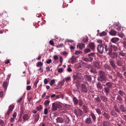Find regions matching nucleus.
Here are the masks:
<instances>
[{"mask_svg":"<svg viewBox=\"0 0 126 126\" xmlns=\"http://www.w3.org/2000/svg\"><path fill=\"white\" fill-rule=\"evenodd\" d=\"M76 86L77 89H79L81 92L86 93L87 92V90L86 86L83 84H82L79 85V83L76 84Z\"/></svg>","mask_w":126,"mask_h":126,"instance_id":"nucleus-1","label":"nucleus"},{"mask_svg":"<svg viewBox=\"0 0 126 126\" xmlns=\"http://www.w3.org/2000/svg\"><path fill=\"white\" fill-rule=\"evenodd\" d=\"M62 107V106L60 104L57 103H53L52 104V106L51 110L52 111L57 110L58 108L60 109Z\"/></svg>","mask_w":126,"mask_h":126,"instance_id":"nucleus-2","label":"nucleus"},{"mask_svg":"<svg viewBox=\"0 0 126 126\" xmlns=\"http://www.w3.org/2000/svg\"><path fill=\"white\" fill-rule=\"evenodd\" d=\"M99 74L100 76V77L98 79H103L104 80L107 79L106 77L105 76V73L104 72L102 71H100L99 72Z\"/></svg>","mask_w":126,"mask_h":126,"instance_id":"nucleus-3","label":"nucleus"},{"mask_svg":"<svg viewBox=\"0 0 126 126\" xmlns=\"http://www.w3.org/2000/svg\"><path fill=\"white\" fill-rule=\"evenodd\" d=\"M74 112L77 116H81L83 113V111L79 109H75L74 110Z\"/></svg>","mask_w":126,"mask_h":126,"instance_id":"nucleus-4","label":"nucleus"},{"mask_svg":"<svg viewBox=\"0 0 126 126\" xmlns=\"http://www.w3.org/2000/svg\"><path fill=\"white\" fill-rule=\"evenodd\" d=\"M97 49L98 52L99 53H102L103 52L104 47L102 45H98L97 47Z\"/></svg>","mask_w":126,"mask_h":126,"instance_id":"nucleus-5","label":"nucleus"},{"mask_svg":"<svg viewBox=\"0 0 126 126\" xmlns=\"http://www.w3.org/2000/svg\"><path fill=\"white\" fill-rule=\"evenodd\" d=\"M88 69L90 71L91 73L94 74H96L97 73L96 70L91 65H89L88 66Z\"/></svg>","mask_w":126,"mask_h":126,"instance_id":"nucleus-6","label":"nucleus"},{"mask_svg":"<svg viewBox=\"0 0 126 126\" xmlns=\"http://www.w3.org/2000/svg\"><path fill=\"white\" fill-rule=\"evenodd\" d=\"M104 86V87L106 86L107 87V88H111L112 86V83L110 82H107L105 84H102Z\"/></svg>","mask_w":126,"mask_h":126,"instance_id":"nucleus-7","label":"nucleus"},{"mask_svg":"<svg viewBox=\"0 0 126 126\" xmlns=\"http://www.w3.org/2000/svg\"><path fill=\"white\" fill-rule=\"evenodd\" d=\"M93 66L95 68L97 69H99L100 68V65L99 63L96 61L94 62L93 63Z\"/></svg>","mask_w":126,"mask_h":126,"instance_id":"nucleus-8","label":"nucleus"},{"mask_svg":"<svg viewBox=\"0 0 126 126\" xmlns=\"http://www.w3.org/2000/svg\"><path fill=\"white\" fill-rule=\"evenodd\" d=\"M63 121H65L66 123L69 124L70 120L67 116L66 115H64L63 116Z\"/></svg>","mask_w":126,"mask_h":126,"instance_id":"nucleus-9","label":"nucleus"},{"mask_svg":"<svg viewBox=\"0 0 126 126\" xmlns=\"http://www.w3.org/2000/svg\"><path fill=\"white\" fill-rule=\"evenodd\" d=\"M77 47L78 48L81 49L85 47V45L82 43H79L77 45Z\"/></svg>","mask_w":126,"mask_h":126,"instance_id":"nucleus-10","label":"nucleus"},{"mask_svg":"<svg viewBox=\"0 0 126 126\" xmlns=\"http://www.w3.org/2000/svg\"><path fill=\"white\" fill-rule=\"evenodd\" d=\"M119 40V39L117 37H113L111 40V42L113 43H116Z\"/></svg>","mask_w":126,"mask_h":126,"instance_id":"nucleus-11","label":"nucleus"},{"mask_svg":"<svg viewBox=\"0 0 126 126\" xmlns=\"http://www.w3.org/2000/svg\"><path fill=\"white\" fill-rule=\"evenodd\" d=\"M104 91L106 95H108L110 93V90L108 88L105 87L104 88Z\"/></svg>","mask_w":126,"mask_h":126,"instance_id":"nucleus-12","label":"nucleus"},{"mask_svg":"<svg viewBox=\"0 0 126 126\" xmlns=\"http://www.w3.org/2000/svg\"><path fill=\"white\" fill-rule=\"evenodd\" d=\"M117 32L114 30H112L110 31L109 33L110 35L112 36H115L116 35Z\"/></svg>","mask_w":126,"mask_h":126,"instance_id":"nucleus-13","label":"nucleus"},{"mask_svg":"<svg viewBox=\"0 0 126 126\" xmlns=\"http://www.w3.org/2000/svg\"><path fill=\"white\" fill-rule=\"evenodd\" d=\"M103 126H111L110 123L108 121H105L103 122Z\"/></svg>","mask_w":126,"mask_h":126,"instance_id":"nucleus-14","label":"nucleus"},{"mask_svg":"<svg viewBox=\"0 0 126 126\" xmlns=\"http://www.w3.org/2000/svg\"><path fill=\"white\" fill-rule=\"evenodd\" d=\"M76 77L79 79H83L82 74L80 73H76Z\"/></svg>","mask_w":126,"mask_h":126,"instance_id":"nucleus-15","label":"nucleus"},{"mask_svg":"<svg viewBox=\"0 0 126 126\" xmlns=\"http://www.w3.org/2000/svg\"><path fill=\"white\" fill-rule=\"evenodd\" d=\"M110 46L113 49V50L114 51H116L118 49V47L115 45H110Z\"/></svg>","mask_w":126,"mask_h":126,"instance_id":"nucleus-16","label":"nucleus"},{"mask_svg":"<svg viewBox=\"0 0 126 126\" xmlns=\"http://www.w3.org/2000/svg\"><path fill=\"white\" fill-rule=\"evenodd\" d=\"M119 108L120 110L122 112H125L126 111V110L124 105H121L119 106Z\"/></svg>","mask_w":126,"mask_h":126,"instance_id":"nucleus-17","label":"nucleus"},{"mask_svg":"<svg viewBox=\"0 0 126 126\" xmlns=\"http://www.w3.org/2000/svg\"><path fill=\"white\" fill-rule=\"evenodd\" d=\"M89 47L93 50H94V49L95 47V46L94 43L92 42L89 44Z\"/></svg>","mask_w":126,"mask_h":126,"instance_id":"nucleus-18","label":"nucleus"},{"mask_svg":"<svg viewBox=\"0 0 126 126\" xmlns=\"http://www.w3.org/2000/svg\"><path fill=\"white\" fill-rule=\"evenodd\" d=\"M56 121L58 123H62L63 122V119L61 117H58L56 119Z\"/></svg>","mask_w":126,"mask_h":126,"instance_id":"nucleus-19","label":"nucleus"},{"mask_svg":"<svg viewBox=\"0 0 126 126\" xmlns=\"http://www.w3.org/2000/svg\"><path fill=\"white\" fill-rule=\"evenodd\" d=\"M85 123L87 124H90L92 123L91 119L89 117L87 118L85 120Z\"/></svg>","mask_w":126,"mask_h":126,"instance_id":"nucleus-20","label":"nucleus"},{"mask_svg":"<svg viewBox=\"0 0 126 126\" xmlns=\"http://www.w3.org/2000/svg\"><path fill=\"white\" fill-rule=\"evenodd\" d=\"M110 64L111 66L114 68H115L116 67V65L114 62L112 60H110L109 61Z\"/></svg>","mask_w":126,"mask_h":126,"instance_id":"nucleus-21","label":"nucleus"},{"mask_svg":"<svg viewBox=\"0 0 126 126\" xmlns=\"http://www.w3.org/2000/svg\"><path fill=\"white\" fill-rule=\"evenodd\" d=\"M23 118L24 120H27L30 119V117L28 116V114H25L23 116Z\"/></svg>","mask_w":126,"mask_h":126,"instance_id":"nucleus-22","label":"nucleus"},{"mask_svg":"<svg viewBox=\"0 0 126 126\" xmlns=\"http://www.w3.org/2000/svg\"><path fill=\"white\" fill-rule=\"evenodd\" d=\"M118 93L123 97H125L126 96L125 93L123 91H119L118 92Z\"/></svg>","mask_w":126,"mask_h":126,"instance_id":"nucleus-23","label":"nucleus"},{"mask_svg":"<svg viewBox=\"0 0 126 126\" xmlns=\"http://www.w3.org/2000/svg\"><path fill=\"white\" fill-rule=\"evenodd\" d=\"M116 99L117 100L118 102L121 103L122 102V99L120 95H118L117 96Z\"/></svg>","mask_w":126,"mask_h":126,"instance_id":"nucleus-24","label":"nucleus"},{"mask_svg":"<svg viewBox=\"0 0 126 126\" xmlns=\"http://www.w3.org/2000/svg\"><path fill=\"white\" fill-rule=\"evenodd\" d=\"M73 101L75 105H77L78 104L79 101L76 97H73Z\"/></svg>","mask_w":126,"mask_h":126,"instance_id":"nucleus-25","label":"nucleus"},{"mask_svg":"<svg viewBox=\"0 0 126 126\" xmlns=\"http://www.w3.org/2000/svg\"><path fill=\"white\" fill-rule=\"evenodd\" d=\"M116 64L119 66H122L123 63L122 61L119 60H118L116 62Z\"/></svg>","mask_w":126,"mask_h":126,"instance_id":"nucleus-26","label":"nucleus"},{"mask_svg":"<svg viewBox=\"0 0 126 126\" xmlns=\"http://www.w3.org/2000/svg\"><path fill=\"white\" fill-rule=\"evenodd\" d=\"M3 87L5 88V90H6L8 85L7 82L5 81H4L3 82Z\"/></svg>","mask_w":126,"mask_h":126,"instance_id":"nucleus-27","label":"nucleus"},{"mask_svg":"<svg viewBox=\"0 0 126 126\" xmlns=\"http://www.w3.org/2000/svg\"><path fill=\"white\" fill-rule=\"evenodd\" d=\"M100 98L101 99V100L104 102H106L108 100V98H107L103 96H101L100 97Z\"/></svg>","mask_w":126,"mask_h":126,"instance_id":"nucleus-28","label":"nucleus"},{"mask_svg":"<svg viewBox=\"0 0 126 126\" xmlns=\"http://www.w3.org/2000/svg\"><path fill=\"white\" fill-rule=\"evenodd\" d=\"M39 118V114H36L35 115L34 117V120L35 121V122L37 121Z\"/></svg>","mask_w":126,"mask_h":126,"instance_id":"nucleus-29","label":"nucleus"},{"mask_svg":"<svg viewBox=\"0 0 126 126\" xmlns=\"http://www.w3.org/2000/svg\"><path fill=\"white\" fill-rule=\"evenodd\" d=\"M96 85L97 87L98 90H100L102 89V87L100 83H98Z\"/></svg>","mask_w":126,"mask_h":126,"instance_id":"nucleus-30","label":"nucleus"},{"mask_svg":"<svg viewBox=\"0 0 126 126\" xmlns=\"http://www.w3.org/2000/svg\"><path fill=\"white\" fill-rule=\"evenodd\" d=\"M91 115L94 121L95 122L96 117L95 115L92 112L91 113Z\"/></svg>","mask_w":126,"mask_h":126,"instance_id":"nucleus-31","label":"nucleus"},{"mask_svg":"<svg viewBox=\"0 0 126 126\" xmlns=\"http://www.w3.org/2000/svg\"><path fill=\"white\" fill-rule=\"evenodd\" d=\"M103 115L105 118H106L109 119L110 118V116L108 114L105 112H104Z\"/></svg>","mask_w":126,"mask_h":126,"instance_id":"nucleus-32","label":"nucleus"},{"mask_svg":"<svg viewBox=\"0 0 126 126\" xmlns=\"http://www.w3.org/2000/svg\"><path fill=\"white\" fill-rule=\"evenodd\" d=\"M85 78L89 81H91L92 80V78L91 76L90 75H85Z\"/></svg>","mask_w":126,"mask_h":126,"instance_id":"nucleus-33","label":"nucleus"},{"mask_svg":"<svg viewBox=\"0 0 126 126\" xmlns=\"http://www.w3.org/2000/svg\"><path fill=\"white\" fill-rule=\"evenodd\" d=\"M97 113L99 115L101 114V110L99 108H97L95 109Z\"/></svg>","mask_w":126,"mask_h":126,"instance_id":"nucleus-34","label":"nucleus"},{"mask_svg":"<svg viewBox=\"0 0 126 126\" xmlns=\"http://www.w3.org/2000/svg\"><path fill=\"white\" fill-rule=\"evenodd\" d=\"M50 102V101L49 100H45L44 102V105L45 106H47L49 105V104Z\"/></svg>","mask_w":126,"mask_h":126,"instance_id":"nucleus-35","label":"nucleus"},{"mask_svg":"<svg viewBox=\"0 0 126 126\" xmlns=\"http://www.w3.org/2000/svg\"><path fill=\"white\" fill-rule=\"evenodd\" d=\"M119 55L122 57L126 56L125 54L123 53L122 51H120L119 52Z\"/></svg>","mask_w":126,"mask_h":126,"instance_id":"nucleus-36","label":"nucleus"},{"mask_svg":"<svg viewBox=\"0 0 126 126\" xmlns=\"http://www.w3.org/2000/svg\"><path fill=\"white\" fill-rule=\"evenodd\" d=\"M110 114L112 115L113 116H116L117 114L113 110H111V111L110 112Z\"/></svg>","mask_w":126,"mask_h":126,"instance_id":"nucleus-37","label":"nucleus"},{"mask_svg":"<svg viewBox=\"0 0 126 126\" xmlns=\"http://www.w3.org/2000/svg\"><path fill=\"white\" fill-rule=\"evenodd\" d=\"M14 107V105H10L9 106L8 110L12 111L13 110V109Z\"/></svg>","mask_w":126,"mask_h":126,"instance_id":"nucleus-38","label":"nucleus"},{"mask_svg":"<svg viewBox=\"0 0 126 126\" xmlns=\"http://www.w3.org/2000/svg\"><path fill=\"white\" fill-rule=\"evenodd\" d=\"M108 53L110 55L111 54L112 50L111 47H110L108 48Z\"/></svg>","mask_w":126,"mask_h":126,"instance_id":"nucleus-39","label":"nucleus"},{"mask_svg":"<svg viewBox=\"0 0 126 126\" xmlns=\"http://www.w3.org/2000/svg\"><path fill=\"white\" fill-rule=\"evenodd\" d=\"M106 34V33L104 31L100 33L99 35L100 36H102L105 35Z\"/></svg>","mask_w":126,"mask_h":126,"instance_id":"nucleus-40","label":"nucleus"},{"mask_svg":"<svg viewBox=\"0 0 126 126\" xmlns=\"http://www.w3.org/2000/svg\"><path fill=\"white\" fill-rule=\"evenodd\" d=\"M104 67L107 69H109L110 68V66L109 65L107 64H105L104 65Z\"/></svg>","mask_w":126,"mask_h":126,"instance_id":"nucleus-41","label":"nucleus"},{"mask_svg":"<svg viewBox=\"0 0 126 126\" xmlns=\"http://www.w3.org/2000/svg\"><path fill=\"white\" fill-rule=\"evenodd\" d=\"M98 79L99 81H101L102 82V83H103V84H105V83L106 82L105 81L107 80V79L105 80H104L103 79Z\"/></svg>","mask_w":126,"mask_h":126,"instance_id":"nucleus-42","label":"nucleus"},{"mask_svg":"<svg viewBox=\"0 0 126 126\" xmlns=\"http://www.w3.org/2000/svg\"><path fill=\"white\" fill-rule=\"evenodd\" d=\"M76 59L75 57H72L71 61L72 63H75L76 62Z\"/></svg>","mask_w":126,"mask_h":126,"instance_id":"nucleus-43","label":"nucleus"},{"mask_svg":"<svg viewBox=\"0 0 126 126\" xmlns=\"http://www.w3.org/2000/svg\"><path fill=\"white\" fill-rule=\"evenodd\" d=\"M91 51L90 50L89 48H86L84 50V52L85 53L90 52Z\"/></svg>","mask_w":126,"mask_h":126,"instance_id":"nucleus-44","label":"nucleus"},{"mask_svg":"<svg viewBox=\"0 0 126 126\" xmlns=\"http://www.w3.org/2000/svg\"><path fill=\"white\" fill-rule=\"evenodd\" d=\"M114 108L115 110L116 111H117V112L118 113H120V111L117 106H114Z\"/></svg>","mask_w":126,"mask_h":126,"instance_id":"nucleus-45","label":"nucleus"},{"mask_svg":"<svg viewBox=\"0 0 126 126\" xmlns=\"http://www.w3.org/2000/svg\"><path fill=\"white\" fill-rule=\"evenodd\" d=\"M55 81L54 79H52L50 81V86H52L53 84L55 83Z\"/></svg>","mask_w":126,"mask_h":126,"instance_id":"nucleus-46","label":"nucleus"},{"mask_svg":"<svg viewBox=\"0 0 126 126\" xmlns=\"http://www.w3.org/2000/svg\"><path fill=\"white\" fill-rule=\"evenodd\" d=\"M43 64L41 62H39L37 63L36 66L37 67H38L39 66H42L43 65Z\"/></svg>","mask_w":126,"mask_h":126,"instance_id":"nucleus-47","label":"nucleus"},{"mask_svg":"<svg viewBox=\"0 0 126 126\" xmlns=\"http://www.w3.org/2000/svg\"><path fill=\"white\" fill-rule=\"evenodd\" d=\"M70 78L71 77L69 76H68L67 77L65 78L64 79H65V81H68L70 80Z\"/></svg>","mask_w":126,"mask_h":126,"instance_id":"nucleus-48","label":"nucleus"},{"mask_svg":"<svg viewBox=\"0 0 126 126\" xmlns=\"http://www.w3.org/2000/svg\"><path fill=\"white\" fill-rule=\"evenodd\" d=\"M60 112L62 113H65L66 112V110L64 109H62L60 110Z\"/></svg>","mask_w":126,"mask_h":126,"instance_id":"nucleus-49","label":"nucleus"},{"mask_svg":"<svg viewBox=\"0 0 126 126\" xmlns=\"http://www.w3.org/2000/svg\"><path fill=\"white\" fill-rule=\"evenodd\" d=\"M48 109L47 108H45L44 110V114L45 115L47 114L48 112Z\"/></svg>","mask_w":126,"mask_h":126,"instance_id":"nucleus-50","label":"nucleus"},{"mask_svg":"<svg viewBox=\"0 0 126 126\" xmlns=\"http://www.w3.org/2000/svg\"><path fill=\"white\" fill-rule=\"evenodd\" d=\"M88 55L90 57H94V53H91L90 54H88Z\"/></svg>","mask_w":126,"mask_h":126,"instance_id":"nucleus-51","label":"nucleus"},{"mask_svg":"<svg viewBox=\"0 0 126 126\" xmlns=\"http://www.w3.org/2000/svg\"><path fill=\"white\" fill-rule=\"evenodd\" d=\"M42 108V107L41 105H40L39 106L36 108V109L38 110H40Z\"/></svg>","mask_w":126,"mask_h":126,"instance_id":"nucleus-52","label":"nucleus"},{"mask_svg":"<svg viewBox=\"0 0 126 126\" xmlns=\"http://www.w3.org/2000/svg\"><path fill=\"white\" fill-rule=\"evenodd\" d=\"M96 101L97 102H99L101 101V100L98 97L95 98Z\"/></svg>","mask_w":126,"mask_h":126,"instance_id":"nucleus-53","label":"nucleus"},{"mask_svg":"<svg viewBox=\"0 0 126 126\" xmlns=\"http://www.w3.org/2000/svg\"><path fill=\"white\" fill-rule=\"evenodd\" d=\"M63 71V69L62 68H59L58 70V72L59 73H61Z\"/></svg>","mask_w":126,"mask_h":126,"instance_id":"nucleus-54","label":"nucleus"},{"mask_svg":"<svg viewBox=\"0 0 126 126\" xmlns=\"http://www.w3.org/2000/svg\"><path fill=\"white\" fill-rule=\"evenodd\" d=\"M23 96L20 97L17 100V102L18 103L20 102V101L22 99Z\"/></svg>","mask_w":126,"mask_h":126,"instance_id":"nucleus-55","label":"nucleus"},{"mask_svg":"<svg viewBox=\"0 0 126 126\" xmlns=\"http://www.w3.org/2000/svg\"><path fill=\"white\" fill-rule=\"evenodd\" d=\"M17 113L16 112H15L13 114V117L14 118H15L16 116Z\"/></svg>","mask_w":126,"mask_h":126,"instance_id":"nucleus-56","label":"nucleus"},{"mask_svg":"<svg viewBox=\"0 0 126 126\" xmlns=\"http://www.w3.org/2000/svg\"><path fill=\"white\" fill-rule=\"evenodd\" d=\"M44 82L45 84H47V83L48 82V80L46 78L44 79Z\"/></svg>","mask_w":126,"mask_h":126,"instance_id":"nucleus-57","label":"nucleus"},{"mask_svg":"<svg viewBox=\"0 0 126 126\" xmlns=\"http://www.w3.org/2000/svg\"><path fill=\"white\" fill-rule=\"evenodd\" d=\"M79 105L80 106H81L83 104V102L81 99H79Z\"/></svg>","mask_w":126,"mask_h":126,"instance_id":"nucleus-58","label":"nucleus"},{"mask_svg":"<svg viewBox=\"0 0 126 126\" xmlns=\"http://www.w3.org/2000/svg\"><path fill=\"white\" fill-rule=\"evenodd\" d=\"M52 62V60L51 59H49L47 61L46 63L47 64H50Z\"/></svg>","mask_w":126,"mask_h":126,"instance_id":"nucleus-59","label":"nucleus"},{"mask_svg":"<svg viewBox=\"0 0 126 126\" xmlns=\"http://www.w3.org/2000/svg\"><path fill=\"white\" fill-rule=\"evenodd\" d=\"M31 86H28L27 87L26 89L27 90H29L31 89Z\"/></svg>","mask_w":126,"mask_h":126,"instance_id":"nucleus-60","label":"nucleus"},{"mask_svg":"<svg viewBox=\"0 0 126 126\" xmlns=\"http://www.w3.org/2000/svg\"><path fill=\"white\" fill-rule=\"evenodd\" d=\"M3 96V91H1L0 92V96L2 97Z\"/></svg>","mask_w":126,"mask_h":126,"instance_id":"nucleus-61","label":"nucleus"},{"mask_svg":"<svg viewBox=\"0 0 126 126\" xmlns=\"http://www.w3.org/2000/svg\"><path fill=\"white\" fill-rule=\"evenodd\" d=\"M83 60L84 61L86 62H89V59L88 58H83Z\"/></svg>","mask_w":126,"mask_h":126,"instance_id":"nucleus-62","label":"nucleus"},{"mask_svg":"<svg viewBox=\"0 0 126 126\" xmlns=\"http://www.w3.org/2000/svg\"><path fill=\"white\" fill-rule=\"evenodd\" d=\"M46 69L47 72L50 71V69L49 67H47L46 68Z\"/></svg>","mask_w":126,"mask_h":126,"instance_id":"nucleus-63","label":"nucleus"},{"mask_svg":"<svg viewBox=\"0 0 126 126\" xmlns=\"http://www.w3.org/2000/svg\"><path fill=\"white\" fill-rule=\"evenodd\" d=\"M88 59H89V61L90 62H92L93 60V58L91 57H90Z\"/></svg>","mask_w":126,"mask_h":126,"instance_id":"nucleus-64","label":"nucleus"}]
</instances>
